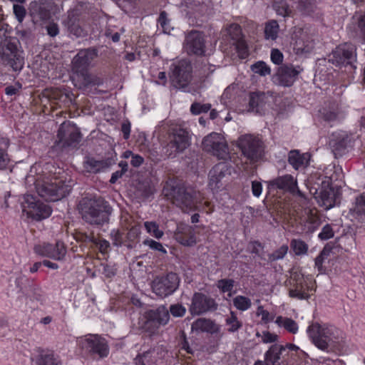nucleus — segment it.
Segmentation results:
<instances>
[{"mask_svg":"<svg viewBox=\"0 0 365 365\" xmlns=\"http://www.w3.org/2000/svg\"><path fill=\"white\" fill-rule=\"evenodd\" d=\"M98 56V48L93 46L79 50L73 57L71 62V79L76 88L84 89L103 83L101 78L88 72L91 62Z\"/></svg>","mask_w":365,"mask_h":365,"instance_id":"1","label":"nucleus"},{"mask_svg":"<svg viewBox=\"0 0 365 365\" xmlns=\"http://www.w3.org/2000/svg\"><path fill=\"white\" fill-rule=\"evenodd\" d=\"M78 210L82 219L93 225L108 223L113 211L109 202L103 197L91 195L81 198L78 204Z\"/></svg>","mask_w":365,"mask_h":365,"instance_id":"2","label":"nucleus"},{"mask_svg":"<svg viewBox=\"0 0 365 365\" xmlns=\"http://www.w3.org/2000/svg\"><path fill=\"white\" fill-rule=\"evenodd\" d=\"M307 185L319 205L326 210L341 204L339 190H334L329 178L322 175L311 176Z\"/></svg>","mask_w":365,"mask_h":365,"instance_id":"3","label":"nucleus"},{"mask_svg":"<svg viewBox=\"0 0 365 365\" xmlns=\"http://www.w3.org/2000/svg\"><path fill=\"white\" fill-rule=\"evenodd\" d=\"M163 192L184 212L189 213L199 210L194 191L181 186L176 181H167L163 187Z\"/></svg>","mask_w":365,"mask_h":365,"instance_id":"4","label":"nucleus"},{"mask_svg":"<svg viewBox=\"0 0 365 365\" xmlns=\"http://www.w3.org/2000/svg\"><path fill=\"white\" fill-rule=\"evenodd\" d=\"M307 333L317 348L326 351L337 342L341 331L334 326H322L316 322L308 327Z\"/></svg>","mask_w":365,"mask_h":365,"instance_id":"5","label":"nucleus"},{"mask_svg":"<svg viewBox=\"0 0 365 365\" xmlns=\"http://www.w3.org/2000/svg\"><path fill=\"white\" fill-rule=\"evenodd\" d=\"M35 188L40 197L46 201H58L66 197L71 191V186L64 181L53 180H37Z\"/></svg>","mask_w":365,"mask_h":365,"instance_id":"6","label":"nucleus"},{"mask_svg":"<svg viewBox=\"0 0 365 365\" xmlns=\"http://www.w3.org/2000/svg\"><path fill=\"white\" fill-rule=\"evenodd\" d=\"M81 139L82 134L75 124L63 123L58 128L53 146L62 152L78 149Z\"/></svg>","mask_w":365,"mask_h":365,"instance_id":"7","label":"nucleus"},{"mask_svg":"<svg viewBox=\"0 0 365 365\" xmlns=\"http://www.w3.org/2000/svg\"><path fill=\"white\" fill-rule=\"evenodd\" d=\"M79 346L91 357L103 359L109 354L106 339L98 334H87L78 340Z\"/></svg>","mask_w":365,"mask_h":365,"instance_id":"8","label":"nucleus"},{"mask_svg":"<svg viewBox=\"0 0 365 365\" xmlns=\"http://www.w3.org/2000/svg\"><path fill=\"white\" fill-rule=\"evenodd\" d=\"M237 145L242 155L251 163H257L264 155L262 141L252 135H245L239 138Z\"/></svg>","mask_w":365,"mask_h":365,"instance_id":"9","label":"nucleus"},{"mask_svg":"<svg viewBox=\"0 0 365 365\" xmlns=\"http://www.w3.org/2000/svg\"><path fill=\"white\" fill-rule=\"evenodd\" d=\"M23 211L26 212L27 216L36 221H41L49 217L52 208L48 205L36 200L32 195H25L21 202Z\"/></svg>","mask_w":365,"mask_h":365,"instance_id":"10","label":"nucleus"},{"mask_svg":"<svg viewBox=\"0 0 365 365\" xmlns=\"http://www.w3.org/2000/svg\"><path fill=\"white\" fill-rule=\"evenodd\" d=\"M179 276L173 272L156 277L152 282V290L158 297L165 298L173 294L180 284Z\"/></svg>","mask_w":365,"mask_h":365,"instance_id":"11","label":"nucleus"},{"mask_svg":"<svg viewBox=\"0 0 365 365\" xmlns=\"http://www.w3.org/2000/svg\"><path fill=\"white\" fill-rule=\"evenodd\" d=\"M303 70L300 66H294L292 63L282 64L277 68L272 77V81L276 85L291 87L299 78V76Z\"/></svg>","mask_w":365,"mask_h":365,"instance_id":"12","label":"nucleus"},{"mask_svg":"<svg viewBox=\"0 0 365 365\" xmlns=\"http://www.w3.org/2000/svg\"><path fill=\"white\" fill-rule=\"evenodd\" d=\"M144 317L145 322L142 327L150 332H154L160 326L166 325L170 319L169 311L165 305L146 311Z\"/></svg>","mask_w":365,"mask_h":365,"instance_id":"13","label":"nucleus"},{"mask_svg":"<svg viewBox=\"0 0 365 365\" xmlns=\"http://www.w3.org/2000/svg\"><path fill=\"white\" fill-rule=\"evenodd\" d=\"M169 142L167 145V153L169 156H175L177 153L183 152L190 145L188 132L181 128H174L168 135Z\"/></svg>","mask_w":365,"mask_h":365,"instance_id":"14","label":"nucleus"},{"mask_svg":"<svg viewBox=\"0 0 365 365\" xmlns=\"http://www.w3.org/2000/svg\"><path fill=\"white\" fill-rule=\"evenodd\" d=\"M170 79L172 85L177 88H185L192 79V66L182 61L178 64H172Z\"/></svg>","mask_w":365,"mask_h":365,"instance_id":"15","label":"nucleus"},{"mask_svg":"<svg viewBox=\"0 0 365 365\" xmlns=\"http://www.w3.org/2000/svg\"><path fill=\"white\" fill-rule=\"evenodd\" d=\"M218 304L210 296L196 292L193 294L189 312L192 316H200L217 310Z\"/></svg>","mask_w":365,"mask_h":365,"instance_id":"16","label":"nucleus"},{"mask_svg":"<svg viewBox=\"0 0 365 365\" xmlns=\"http://www.w3.org/2000/svg\"><path fill=\"white\" fill-rule=\"evenodd\" d=\"M3 64L10 66L14 71L20 72L24 66L23 52L19 51L14 42H8L1 55Z\"/></svg>","mask_w":365,"mask_h":365,"instance_id":"17","label":"nucleus"},{"mask_svg":"<svg viewBox=\"0 0 365 365\" xmlns=\"http://www.w3.org/2000/svg\"><path fill=\"white\" fill-rule=\"evenodd\" d=\"M52 0L33 1L29 6V14L33 23L36 25H42L51 18V12L53 9Z\"/></svg>","mask_w":365,"mask_h":365,"instance_id":"18","label":"nucleus"},{"mask_svg":"<svg viewBox=\"0 0 365 365\" xmlns=\"http://www.w3.org/2000/svg\"><path fill=\"white\" fill-rule=\"evenodd\" d=\"M267 187L269 190H281L305 198L304 194L298 188L297 179L289 174L278 176L268 181Z\"/></svg>","mask_w":365,"mask_h":365,"instance_id":"19","label":"nucleus"},{"mask_svg":"<svg viewBox=\"0 0 365 365\" xmlns=\"http://www.w3.org/2000/svg\"><path fill=\"white\" fill-rule=\"evenodd\" d=\"M202 149L217 156L219 159H226L228 155L227 146L223 141L222 135L212 133L205 136L202 143Z\"/></svg>","mask_w":365,"mask_h":365,"instance_id":"20","label":"nucleus"},{"mask_svg":"<svg viewBox=\"0 0 365 365\" xmlns=\"http://www.w3.org/2000/svg\"><path fill=\"white\" fill-rule=\"evenodd\" d=\"M205 36L202 31H190L186 36L183 48L189 55L204 56L205 53Z\"/></svg>","mask_w":365,"mask_h":365,"instance_id":"21","label":"nucleus"},{"mask_svg":"<svg viewBox=\"0 0 365 365\" xmlns=\"http://www.w3.org/2000/svg\"><path fill=\"white\" fill-rule=\"evenodd\" d=\"M34 252L37 255L53 259L54 260H63L66 255V247L62 241H57L56 244L43 243L34 247Z\"/></svg>","mask_w":365,"mask_h":365,"instance_id":"22","label":"nucleus"},{"mask_svg":"<svg viewBox=\"0 0 365 365\" xmlns=\"http://www.w3.org/2000/svg\"><path fill=\"white\" fill-rule=\"evenodd\" d=\"M114 164H115V159L113 156L101 160H96L91 156H86L83 161V168L87 173L97 174L104 172Z\"/></svg>","mask_w":365,"mask_h":365,"instance_id":"23","label":"nucleus"},{"mask_svg":"<svg viewBox=\"0 0 365 365\" xmlns=\"http://www.w3.org/2000/svg\"><path fill=\"white\" fill-rule=\"evenodd\" d=\"M264 359L269 365H287V353L282 344L275 343L264 353Z\"/></svg>","mask_w":365,"mask_h":365,"instance_id":"24","label":"nucleus"},{"mask_svg":"<svg viewBox=\"0 0 365 365\" xmlns=\"http://www.w3.org/2000/svg\"><path fill=\"white\" fill-rule=\"evenodd\" d=\"M37 355L31 358L35 365H61L62 361L60 356L54 351L44 349L38 347L36 349Z\"/></svg>","mask_w":365,"mask_h":365,"instance_id":"25","label":"nucleus"},{"mask_svg":"<svg viewBox=\"0 0 365 365\" xmlns=\"http://www.w3.org/2000/svg\"><path fill=\"white\" fill-rule=\"evenodd\" d=\"M228 173V165L225 163L215 165L209 173V187L212 190H217L222 186V179Z\"/></svg>","mask_w":365,"mask_h":365,"instance_id":"26","label":"nucleus"},{"mask_svg":"<svg viewBox=\"0 0 365 365\" xmlns=\"http://www.w3.org/2000/svg\"><path fill=\"white\" fill-rule=\"evenodd\" d=\"M63 24L66 27L69 35L76 38L85 37L87 35V31L80 24L79 18L73 12L68 13Z\"/></svg>","mask_w":365,"mask_h":365,"instance_id":"27","label":"nucleus"},{"mask_svg":"<svg viewBox=\"0 0 365 365\" xmlns=\"http://www.w3.org/2000/svg\"><path fill=\"white\" fill-rule=\"evenodd\" d=\"M339 241V238H336L335 242H330L327 243L319 255L315 258V266L317 267L319 272L323 273L325 271V268H324L322 264L326 257H327L331 253L333 255L339 254L341 249V246L338 243Z\"/></svg>","mask_w":365,"mask_h":365,"instance_id":"28","label":"nucleus"},{"mask_svg":"<svg viewBox=\"0 0 365 365\" xmlns=\"http://www.w3.org/2000/svg\"><path fill=\"white\" fill-rule=\"evenodd\" d=\"M347 217L351 221L365 223V192L356 198L354 205L350 209Z\"/></svg>","mask_w":365,"mask_h":365,"instance_id":"29","label":"nucleus"},{"mask_svg":"<svg viewBox=\"0 0 365 365\" xmlns=\"http://www.w3.org/2000/svg\"><path fill=\"white\" fill-rule=\"evenodd\" d=\"M175 234V240L182 245L192 247L197 242L195 234V229L191 226H184L178 228Z\"/></svg>","mask_w":365,"mask_h":365,"instance_id":"30","label":"nucleus"},{"mask_svg":"<svg viewBox=\"0 0 365 365\" xmlns=\"http://www.w3.org/2000/svg\"><path fill=\"white\" fill-rule=\"evenodd\" d=\"M191 329L192 331L207 332L214 334L220 331V327L215 322V321L210 319L199 318L192 324Z\"/></svg>","mask_w":365,"mask_h":365,"instance_id":"31","label":"nucleus"},{"mask_svg":"<svg viewBox=\"0 0 365 365\" xmlns=\"http://www.w3.org/2000/svg\"><path fill=\"white\" fill-rule=\"evenodd\" d=\"M311 155L308 153H300L297 150H292L289 152L288 162L294 168L298 170L302 167H307L309 164Z\"/></svg>","mask_w":365,"mask_h":365,"instance_id":"32","label":"nucleus"},{"mask_svg":"<svg viewBox=\"0 0 365 365\" xmlns=\"http://www.w3.org/2000/svg\"><path fill=\"white\" fill-rule=\"evenodd\" d=\"M292 288L289 289V296L298 299H308L310 294L308 291L311 288L305 282L291 283Z\"/></svg>","mask_w":365,"mask_h":365,"instance_id":"33","label":"nucleus"},{"mask_svg":"<svg viewBox=\"0 0 365 365\" xmlns=\"http://www.w3.org/2000/svg\"><path fill=\"white\" fill-rule=\"evenodd\" d=\"M297 10L303 16H311L317 9L316 0H294Z\"/></svg>","mask_w":365,"mask_h":365,"instance_id":"34","label":"nucleus"},{"mask_svg":"<svg viewBox=\"0 0 365 365\" xmlns=\"http://www.w3.org/2000/svg\"><path fill=\"white\" fill-rule=\"evenodd\" d=\"M140 232L139 226H133L127 232L125 246L128 249L135 247L136 243L139 241Z\"/></svg>","mask_w":365,"mask_h":365,"instance_id":"35","label":"nucleus"},{"mask_svg":"<svg viewBox=\"0 0 365 365\" xmlns=\"http://www.w3.org/2000/svg\"><path fill=\"white\" fill-rule=\"evenodd\" d=\"M225 324L228 326L227 331L234 333L238 331L242 327V322L238 319L237 314L231 311L230 315L225 319Z\"/></svg>","mask_w":365,"mask_h":365,"instance_id":"36","label":"nucleus"},{"mask_svg":"<svg viewBox=\"0 0 365 365\" xmlns=\"http://www.w3.org/2000/svg\"><path fill=\"white\" fill-rule=\"evenodd\" d=\"M275 323L279 327H284L286 330L292 334H295L298 331V325L297 322L291 318L277 317Z\"/></svg>","mask_w":365,"mask_h":365,"instance_id":"37","label":"nucleus"},{"mask_svg":"<svg viewBox=\"0 0 365 365\" xmlns=\"http://www.w3.org/2000/svg\"><path fill=\"white\" fill-rule=\"evenodd\" d=\"M264 94L251 93L250 95L249 108L252 111L259 113L264 106Z\"/></svg>","mask_w":365,"mask_h":365,"instance_id":"38","label":"nucleus"},{"mask_svg":"<svg viewBox=\"0 0 365 365\" xmlns=\"http://www.w3.org/2000/svg\"><path fill=\"white\" fill-rule=\"evenodd\" d=\"M272 7L278 15L283 17L289 16L292 14L286 0H273Z\"/></svg>","mask_w":365,"mask_h":365,"instance_id":"39","label":"nucleus"},{"mask_svg":"<svg viewBox=\"0 0 365 365\" xmlns=\"http://www.w3.org/2000/svg\"><path fill=\"white\" fill-rule=\"evenodd\" d=\"M279 24L277 21H268L264 28V36L266 39L275 40L278 36Z\"/></svg>","mask_w":365,"mask_h":365,"instance_id":"40","label":"nucleus"},{"mask_svg":"<svg viewBox=\"0 0 365 365\" xmlns=\"http://www.w3.org/2000/svg\"><path fill=\"white\" fill-rule=\"evenodd\" d=\"M347 227H348V231H347V234L345 236V241L347 244V247L344 250L346 252H349L356 248V242H355V237H354L356 226L353 223L351 225H348Z\"/></svg>","mask_w":365,"mask_h":365,"instance_id":"41","label":"nucleus"},{"mask_svg":"<svg viewBox=\"0 0 365 365\" xmlns=\"http://www.w3.org/2000/svg\"><path fill=\"white\" fill-rule=\"evenodd\" d=\"M233 304L238 310L245 311L251 307L252 302L250 298L238 295L233 299Z\"/></svg>","mask_w":365,"mask_h":365,"instance_id":"42","label":"nucleus"},{"mask_svg":"<svg viewBox=\"0 0 365 365\" xmlns=\"http://www.w3.org/2000/svg\"><path fill=\"white\" fill-rule=\"evenodd\" d=\"M290 247L296 255H305L308 251L307 244L301 240H292L290 242Z\"/></svg>","mask_w":365,"mask_h":365,"instance_id":"43","label":"nucleus"},{"mask_svg":"<svg viewBox=\"0 0 365 365\" xmlns=\"http://www.w3.org/2000/svg\"><path fill=\"white\" fill-rule=\"evenodd\" d=\"M146 231L157 239H160L163 236V232L159 229V225L155 222H145L144 223Z\"/></svg>","mask_w":365,"mask_h":365,"instance_id":"44","label":"nucleus"},{"mask_svg":"<svg viewBox=\"0 0 365 365\" xmlns=\"http://www.w3.org/2000/svg\"><path fill=\"white\" fill-rule=\"evenodd\" d=\"M333 154L336 158L342 156V138L339 137L337 138H331L329 143Z\"/></svg>","mask_w":365,"mask_h":365,"instance_id":"45","label":"nucleus"},{"mask_svg":"<svg viewBox=\"0 0 365 365\" xmlns=\"http://www.w3.org/2000/svg\"><path fill=\"white\" fill-rule=\"evenodd\" d=\"M232 44L235 46L238 56L240 58L244 59L249 56L248 46L244 38L240 41L233 42Z\"/></svg>","mask_w":365,"mask_h":365,"instance_id":"46","label":"nucleus"},{"mask_svg":"<svg viewBox=\"0 0 365 365\" xmlns=\"http://www.w3.org/2000/svg\"><path fill=\"white\" fill-rule=\"evenodd\" d=\"M252 71L262 76H265L271 73L270 68L264 61H257L251 66Z\"/></svg>","mask_w":365,"mask_h":365,"instance_id":"47","label":"nucleus"},{"mask_svg":"<svg viewBox=\"0 0 365 365\" xmlns=\"http://www.w3.org/2000/svg\"><path fill=\"white\" fill-rule=\"evenodd\" d=\"M228 34L233 42H236L244 38L242 32V28L237 24H232L229 26Z\"/></svg>","mask_w":365,"mask_h":365,"instance_id":"48","label":"nucleus"},{"mask_svg":"<svg viewBox=\"0 0 365 365\" xmlns=\"http://www.w3.org/2000/svg\"><path fill=\"white\" fill-rule=\"evenodd\" d=\"M329 61L339 69L342 65V50L339 46L336 47V51H333L329 56Z\"/></svg>","mask_w":365,"mask_h":365,"instance_id":"49","label":"nucleus"},{"mask_svg":"<svg viewBox=\"0 0 365 365\" xmlns=\"http://www.w3.org/2000/svg\"><path fill=\"white\" fill-rule=\"evenodd\" d=\"M74 238L77 242L82 243L86 247L89 244L93 245V243L95 242L93 235H88L83 232H76L74 235Z\"/></svg>","mask_w":365,"mask_h":365,"instance_id":"50","label":"nucleus"},{"mask_svg":"<svg viewBox=\"0 0 365 365\" xmlns=\"http://www.w3.org/2000/svg\"><path fill=\"white\" fill-rule=\"evenodd\" d=\"M110 238L112 240L113 246L119 247L123 245H125V240L123 237V233L119 230H113L110 233Z\"/></svg>","mask_w":365,"mask_h":365,"instance_id":"51","label":"nucleus"},{"mask_svg":"<svg viewBox=\"0 0 365 365\" xmlns=\"http://www.w3.org/2000/svg\"><path fill=\"white\" fill-rule=\"evenodd\" d=\"M351 24H357L365 41V14L356 13L351 18Z\"/></svg>","mask_w":365,"mask_h":365,"instance_id":"52","label":"nucleus"},{"mask_svg":"<svg viewBox=\"0 0 365 365\" xmlns=\"http://www.w3.org/2000/svg\"><path fill=\"white\" fill-rule=\"evenodd\" d=\"M169 314L173 317H182L186 313V308L180 303L170 304Z\"/></svg>","mask_w":365,"mask_h":365,"instance_id":"53","label":"nucleus"},{"mask_svg":"<svg viewBox=\"0 0 365 365\" xmlns=\"http://www.w3.org/2000/svg\"><path fill=\"white\" fill-rule=\"evenodd\" d=\"M234 284L235 280L232 279H222L217 282V287L223 293L231 292Z\"/></svg>","mask_w":365,"mask_h":365,"instance_id":"54","label":"nucleus"},{"mask_svg":"<svg viewBox=\"0 0 365 365\" xmlns=\"http://www.w3.org/2000/svg\"><path fill=\"white\" fill-rule=\"evenodd\" d=\"M288 251V246L283 245L279 249L269 254L268 257L270 262H274L278 259H283Z\"/></svg>","mask_w":365,"mask_h":365,"instance_id":"55","label":"nucleus"},{"mask_svg":"<svg viewBox=\"0 0 365 365\" xmlns=\"http://www.w3.org/2000/svg\"><path fill=\"white\" fill-rule=\"evenodd\" d=\"M211 108L210 103L202 104L200 103L195 102L191 105L190 112L193 115H199L202 113H207Z\"/></svg>","mask_w":365,"mask_h":365,"instance_id":"56","label":"nucleus"},{"mask_svg":"<svg viewBox=\"0 0 365 365\" xmlns=\"http://www.w3.org/2000/svg\"><path fill=\"white\" fill-rule=\"evenodd\" d=\"M143 245L149 247L150 249H151L153 250L158 251L163 255L167 254V250L163 246V245L160 242L155 241L154 240L146 239L143 241Z\"/></svg>","mask_w":365,"mask_h":365,"instance_id":"57","label":"nucleus"},{"mask_svg":"<svg viewBox=\"0 0 365 365\" xmlns=\"http://www.w3.org/2000/svg\"><path fill=\"white\" fill-rule=\"evenodd\" d=\"M247 249L251 254L261 257V251L264 249V246L259 241L253 240L249 242Z\"/></svg>","mask_w":365,"mask_h":365,"instance_id":"58","label":"nucleus"},{"mask_svg":"<svg viewBox=\"0 0 365 365\" xmlns=\"http://www.w3.org/2000/svg\"><path fill=\"white\" fill-rule=\"evenodd\" d=\"M101 266L103 267L102 274L106 278H112L117 274L118 269L115 264L102 263Z\"/></svg>","mask_w":365,"mask_h":365,"instance_id":"59","label":"nucleus"},{"mask_svg":"<svg viewBox=\"0 0 365 365\" xmlns=\"http://www.w3.org/2000/svg\"><path fill=\"white\" fill-rule=\"evenodd\" d=\"M356 55L354 53V49H347L345 50L344 48V67L347 68L348 66H350L351 68L352 66L353 61H355Z\"/></svg>","mask_w":365,"mask_h":365,"instance_id":"60","label":"nucleus"},{"mask_svg":"<svg viewBox=\"0 0 365 365\" xmlns=\"http://www.w3.org/2000/svg\"><path fill=\"white\" fill-rule=\"evenodd\" d=\"M14 14L19 22L21 23L26 16V11L24 6L14 4L13 6Z\"/></svg>","mask_w":365,"mask_h":365,"instance_id":"61","label":"nucleus"},{"mask_svg":"<svg viewBox=\"0 0 365 365\" xmlns=\"http://www.w3.org/2000/svg\"><path fill=\"white\" fill-rule=\"evenodd\" d=\"M284 56L277 48H272L271 51V61L273 63L281 66L283 62Z\"/></svg>","mask_w":365,"mask_h":365,"instance_id":"62","label":"nucleus"},{"mask_svg":"<svg viewBox=\"0 0 365 365\" xmlns=\"http://www.w3.org/2000/svg\"><path fill=\"white\" fill-rule=\"evenodd\" d=\"M10 163V158L6 150L0 147V170H5Z\"/></svg>","mask_w":365,"mask_h":365,"instance_id":"63","label":"nucleus"},{"mask_svg":"<svg viewBox=\"0 0 365 365\" xmlns=\"http://www.w3.org/2000/svg\"><path fill=\"white\" fill-rule=\"evenodd\" d=\"M334 236V231L330 225L327 224L323 227L322 232L319 234V238L322 240H327Z\"/></svg>","mask_w":365,"mask_h":365,"instance_id":"64","label":"nucleus"}]
</instances>
